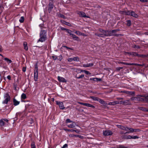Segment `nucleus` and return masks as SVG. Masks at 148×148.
I'll use <instances>...</instances> for the list:
<instances>
[{
    "label": "nucleus",
    "mask_w": 148,
    "mask_h": 148,
    "mask_svg": "<svg viewBox=\"0 0 148 148\" xmlns=\"http://www.w3.org/2000/svg\"><path fill=\"white\" fill-rule=\"evenodd\" d=\"M71 35L72 38L73 40H77L78 39V37L77 36H76L75 35L72 34H71Z\"/></svg>",
    "instance_id": "6ab92c4d"
},
{
    "label": "nucleus",
    "mask_w": 148,
    "mask_h": 148,
    "mask_svg": "<svg viewBox=\"0 0 148 148\" xmlns=\"http://www.w3.org/2000/svg\"><path fill=\"white\" fill-rule=\"evenodd\" d=\"M79 58L77 57L70 58L67 59V61L69 62H71L73 61L78 62L79 61Z\"/></svg>",
    "instance_id": "0eeeda50"
},
{
    "label": "nucleus",
    "mask_w": 148,
    "mask_h": 148,
    "mask_svg": "<svg viewBox=\"0 0 148 148\" xmlns=\"http://www.w3.org/2000/svg\"><path fill=\"white\" fill-rule=\"evenodd\" d=\"M132 55L134 56H138V54L134 52L132 53Z\"/></svg>",
    "instance_id": "a18cd8bd"
},
{
    "label": "nucleus",
    "mask_w": 148,
    "mask_h": 148,
    "mask_svg": "<svg viewBox=\"0 0 148 148\" xmlns=\"http://www.w3.org/2000/svg\"><path fill=\"white\" fill-rule=\"evenodd\" d=\"M84 77V75H82L79 77H77V78L78 79H80L83 77Z\"/></svg>",
    "instance_id": "a19ab883"
},
{
    "label": "nucleus",
    "mask_w": 148,
    "mask_h": 148,
    "mask_svg": "<svg viewBox=\"0 0 148 148\" xmlns=\"http://www.w3.org/2000/svg\"><path fill=\"white\" fill-rule=\"evenodd\" d=\"M66 31L68 32V33L69 34L70 36L71 35V34H72L71 33L72 31L71 30L69 29H66Z\"/></svg>",
    "instance_id": "72a5a7b5"
},
{
    "label": "nucleus",
    "mask_w": 148,
    "mask_h": 148,
    "mask_svg": "<svg viewBox=\"0 0 148 148\" xmlns=\"http://www.w3.org/2000/svg\"><path fill=\"white\" fill-rule=\"evenodd\" d=\"M123 64H124L127 65H136V64H134L133 63H125V62H123Z\"/></svg>",
    "instance_id": "4be33fe9"
},
{
    "label": "nucleus",
    "mask_w": 148,
    "mask_h": 148,
    "mask_svg": "<svg viewBox=\"0 0 148 148\" xmlns=\"http://www.w3.org/2000/svg\"><path fill=\"white\" fill-rule=\"evenodd\" d=\"M79 103L81 104V105H83L84 106V103H82V102H79Z\"/></svg>",
    "instance_id": "6e6d98bb"
},
{
    "label": "nucleus",
    "mask_w": 148,
    "mask_h": 148,
    "mask_svg": "<svg viewBox=\"0 0 148 148\" xmlns=\"http://www.w3.org/2000/svg\"><path fill=\"white\" fill-rule=\"evenodd\" d=\"M94 81H101V78H99L97 77H95L94 79Z\"/></svg>",
    "instance_id": "bb28decb"
},
{
    "label": "nucleus",
    "mask_w": 148,
    "mask_h": 148,
    "mask_svg": "<svg viewBox=\"0 0 148 148\" xmlns=\"http://www.w3.org/2000/svg\"><path fill=\"white\" fill-rule=\"evenodd\" d=\"M128 101V100H126L124 101H119V104H126L127 103V102Z\"/></svg>",
    "instance_id": "b1692460"
},
{
    "label": "nucleus",
    "mask_w": 148,
    "mask_h": 148,
    "mask_svg": "<svg viewBox=\"0 0 148 148\" xmlns=\"http://www.w3.org/2000/svg\"><path fill=\"white\" fill-rule=\"evenodd\" d=\"M67 145L66 144H65L63 146V147L64 148H66L67 147Z\"/></svg>",
    "instance_id": "c03bdc74"
},
{
    "label": "nucleus",
    "mask_w": 148,
    "mask_h": 148,
    "mask_svg": "<svg viewBox=\"0 0 148 148\" xmlns=\"http://www.w3.org/2000/svg\"><path fill=\"white\" fill-rule=\"evenodd\" d=\"M58 79L59 81L60 82H66V79L62 77L59 76H58Z\"/></svg>",
    "instance_id": "9b49d317"
},
{
    "label": "nucleus",
    "mask_w": 148,
    "mask_h": 148,
    "mask_svg": "<svg viewBox=\"0 0 148 148\" xmlns=\"http://www.w3.org/2000/svg\"><path fill=\"white\" fill-rule=\"evenodd\" d=\"M4 121H5L6 122H8V120L6 119H4Z\"/></svg>",
    "instance_id": "052dcab7"
},
{
    "label": "nucleus",
    "mask_w": 148,
    "mask_h": 148,
    "mask_svg": "<svg viewBox=\"0 0 148 148\" xmlns=\"http://www.w3.org/2000/svg\"><path fill=\"white\" fill-rule=\"evenodd\" d=\"M138 138H139L138 137L136 136H132V139H138Z\"/></svg>",
    "instance_id": "79ce46f5"
},
{
    "label": "nucleus",
    "mask_w": 148,
    "mask_h": 148,
    "mask_svg": "<svg viewBox=\"0 0 148 148\" xmlns=\"http://www.w3.org/2000/svg\"><path fill=\"white\" fill-rule=\"evenodd\" d=\"M117 148H128L127 147L122 145H119Z\"/></svg>",
    "instance_id": "c756f323"
},
{
    "label": "nucleus",
    "mask_w": 148,
    "mask_h": 148,
    "mask_svg": "<svg viewBox=\"0 0 148 148\" xmlns=\"http://www.w3.org/2000/svg\"><path fill=\"white\" fill-rule=\"evenodd\" d=\"M17 141H16L14 142V143H16V142H17Z\"/></svg>",
    "instance_id": "774afa93"
},
{
    "label": "nucleus",
    "mask_w": 148,
    "mask_h": 148,
    "mask_svg": "<svg viewBox=\"0 0 148 148\" xmlns=\"http://www.w3.org/2000/svg\"><path fill=\"white\" fill-rule=\"evenodd\" d=\"M117 126L119 128L123 130H125L127 131L129 130L130 131L129 132H127L126 133H125V134H126L127 133H133L134 132H139L140 130L139 129H134L132 128H129L127 127H124L119 125H117Z\"/></svg>",
    "instance_id": "f03ea898"
},
{
    "label": "nucleus",
    "mask_w": 148,
    "mask_h": 148,
    "mask_svg": "<svg viewBox=\"0 0 148 148\" xmlns=\"http://www.w3.org/2000/svg\"><path fill=\"white\" fill-rule=\"evenodd\" d=\"M99 31L102 33L101 34H95V35L98 36L103 37L104 36H109L112 35H115L116 36H119L121 34H115V33L119 31L118 29L112 30L110 31H105L103 29H99Z\"/></svg>",
    "instance_id": "f257e3e1"
},
{
    "label": "nucleus",
    "mask_w": 148,
    "mask_h": 148,
    "mask_svg": "<svg viewBox=\"0 0 148 148\" xmlns=\"http://www.w3.org/2000/svg\"><path fill=\"white\" fill-rule=\"evenodd\" d=\"M132 100H138L139 101H144L148 102V95L147 96H140V97H134Z\"/></svg>",
    "instance_id": "20e7f679"
},
{
    "label": "nucleus",
    "mask_w": 148,
    "mask_h": 148,
    "mask_svg": "<svg viewBox=\"0 0 148 148\" xmlns=\"http://www.w3.org/2000/svg\"><path fill=\"white\" fill-rule=\"evenodd\" d=\"M7 78L9 80H10L11 79V76L10 75H8L7 76Z\"/></svg>",
    "instance_id": "09e8293b"
},
{
    "label": "nucleus",
    "mask_w": 148,
    "mask_h": 148,
    "mask_svg": "<svg viewBox=\"0 0 148 148\" xmlns=\"http://www.w3.org/2000/svg\"><path fill=\"white\" fill-rule=\"evenodd\" d=\"M123 14L127 15H131L135 18H137L138 17V15L137 14L134 12L132 11H127L124 12Z\"/></svg>",
    "instance_id": "39448f33"
},
{
    "label": "nucleus",
    "mask_w": 148,
    "mask_h": 148,
    "mask_svg": "<svg viewBox=\"0 0 148 148\" xmlns=\"http://www.w3.org/2000/svg\"><path fill=\"white\" fill-rule=\"evenodd\" d=\"M56 104L59 106L60 109L63 110L64 109L65 107H64L63 103L62 102L57 101H56Z\"/></svg>",
    "instance_id": "6e6552de"
},
{
    "label": "nucleus",
    "mask_w": 148,
    "mask_h": 148,
    "mask_svg": "<svg viewBox=\"0 0 148 148\" xmlns=\"http://www.w3.org/2000/svg\"><path fill=\"white\" fill-rule=\"evenodd\" d=\"M69 137L71 138L77 137V135H75L73 134H70L69 135Z\"/></svg>",
    "instance_id": "393cba45"
},
{
    "label": "nucleus",
    "mask_w": 148,
    "mask_h": 148,
    "mask_svg": "<svg viewBox=\"0 0 148 148\" xmlns=\"http://www.w3.org/2000/svg\"><path fill=\"white\" fill-rule=\"evenodd\" d=\"M84 106L94 108V106L93 105L88 103H85Z\"/></svg>",
    "instance_id": "412c9836"
},
{
    "label": "nucleus",
    "mask_w": 148,
    "mask_h": 148,
    "mask_svg": "<svg viewBox=\"0 0 148 148\" xmlns=\"http://www.w3.org/2000/svg\"><path fill=\"white\" fill-rule=\"evenodd\" d=\"M4 60L6 61V62H7V63L9 64H10L11 63L12 61L11 60L7 58H4Z\"/></svg>",
    "instance_id": "aec40b11"
},
{
    "label": "nucleus",
    "mask_w": 148,
    "mask_h": 148,
    "mask_svg": "<svg viewBox=\"0 0 148 148\" xmlns=\"http://www.w3.org/2000/svg\"><path fill=\"white\" fill-rule=\"evenodd\" d=\"M81 32L78 31H76L75 32V33L78 35H81Z\"/></svg>",
    "instance_id": "f704fd0d"
},
{
    "label": "nucleus",
    "mask_w": 148,
    "mask_h": 148,
    "mask_svg": "<svg viewBox=\"0 0 148 148\" xmlns=\"http://www.w3.org/2000/svg\"><path fill=\"white\" fill-rule=\"evenodd\" d=\"M77 125L75 122H73L72 123L67 125V126L70 128H74Z\"/></svg>",
    "instance_id": "4468645a"
},
{
    "label": "nucleus",
    "mask_w": 148,
    "mask_h": 148,
    "mask_svg": "<svg viewBox=\"0 0 148 148\" xmlns=\"http://www.w3.org/2000/svg\"><path fill=\"white\" fill-rule=\"evenodd\" d=\"M84 72L87 75H90L91 73L87 71H84Z\"/></svg>",
    "instance_id": "4c0bfd02"
},
{
    "label": "nucleus",
    "mask_w": 148,
    "mask_h": 148,
    "mask_svg": "<svg viewBox=\"0 0 148 148\" xmlns=\"http://www.w3.org/2000/svg\"><path fill=\"white\" fill-rule=\"evenodd\" d=\"M4 124V123L2 120H0V125L3 126Z\"/></svg>",
    "instance_id": "473e14b6"
},
{
    "label": "nucleus",
    "mask_w": 148,
    "mask_h": 148,
    "mask_svg": "<svg viewBox=\"0 0 148 148\" xmlns=\"http://www.w3.org/2000/svg\"><path fill=\"white\" fill-rule=\"evenodd\" d=\"M13 101L14 103V105L15 106H17L19 104L20 102L17 101L16 99H13Z\"/></svg>",
    "instance_id": "f3484780"
},
{
    "label": "nucleus",
    "mask_w": 148,
    "mask_h": 148,
    "mask_svg": "<svg viewBox=\"0 0 148 148\" xmlns=\"http://www.w3.org/2000/svg\"><path fill=\"white\" fill-rule=\"evenodd\" d=\"M21 97L23 99H25L26 98V95L25 94L23 93L21 95Z\"/></svg>",
    "instance_id": "a878e982"
},
{
    "label": "nucleus",
    "mask_w": 148,
    "mask_h": 148,
    "mask_svg": "<svg viewBox=\"0 0 148 148\" xmlns=\"http://www.w3.org/2000/svg\"><path fill=\"white\" fill-rule=\"evenodd\" d=\"M31 147L32 148H36V146L34 143H33L31 145Z\"/></svg>",
    "instance_id": "c9c22d12"
},
{
    "label": "nucleus",
    "mask_w": 148,
    "mask_h": 148,
    "mask_svg": "<svg viewBox=\"0 0 148 148\" xmlns=\"http://www.w3.org/2000/svg\"><path fill=\"white\" fill-rule=\"evenodd\" d=\"M24 20V18L23 16H21L19 20V21L21 23H23Z\"/></svg>",
    "instance_id": "5701e85b"
},
{
    "label": "nucleus",
    "mask_w": 148,
    "mask_h": 148,
    "mask_svg": "<svg viewBox=\"0 0 148 148\" xmlns=\"http://www.w3.org/2000/svg\"><path fill=\"white\" fill-rule=\"evenodd\" d=\"M0 56H2V57H3L2 55L1 54H0Z\"/></svg>",
    "instance_id": "338daca9"
},
{
    "label": "nucleus",
    "mask_w": 148,
    "mask_h": 148,
    "mask_svg": "<svg viewBox=\"0 0 148 148\" xmlns=\"http://www.w3.org/2000/svg\"><path fill=\"white\" fill-rule=\"evenodd\" d=\"M53 8V5L51 3H50L49 4V9L48 10L49 11V12H50L51 11V10Z\"/></svg>",
    "instance_id": "dca6fc26"
},
{
    "label": "nucleus",
    "mask_w": 148,
    "mask_h": 148,
    "mask_svg": "<svg viewBox=\"0 0 148 148\" xmlns=\"http://www.w3.org/2000/svg\"><path fill=\"white\" fill-rule=\"evenodd\" d=\"M66 123H72L73 122L72 121H71L70 119H68L66 120Z\"/></svg>",
    "instance_id": "2f4dec72"
},
{
    "label": "nucleus",
    "mask_w": 148,
    "mask_h": 148,
    "mask_svg": "<svg viewBox=\"0 0 148 148\" xmlns=\"http://www.w3.org/2000/svg\"><path fill=\"white\" fill-rule=\"evenodd\" d=\"M127 25L128 26H130L131 25V22L130 20L127 21Z\"/></svg>",
    "instance_id": "cd10ccee"
},
{
    "label": "nucleus",
    "mask_w": 148,
    "mask_h": 148,
    "mask_svg": "<svg viewBox=\"0 0 148 148\" xmlns=\"http://www.w3.org/2000/svg\"><path fill=\"white\" fill-rule=\"evenodd\" d=\"M99 102L103 104L104 103V101L101 99H100L99 101Z\"/></svg>",
    "instance_id": "49530a36"
},
{
    "label": "nucleus",
    "mask_w": 148,
    "mask_h": 148,
    "mask_svg": "<svg viewBox=\"0 0 148 148\" xmlns=\"http://www.w3.org/2000/svg\"><path fill=\"white\" fill-rule=\"evenodd\" d=\"M4 100L3 101L2 103L4 104H7L9 101L10 100V97L8 93H6L4 95Z\"/></svg>",
    "instance_id": "423d86ee"
},
{
    "label": "nucleus",
    "mask_w": 148,
    "mask_h": 148,
    "mask_svg": "<svg viewBox=\"0 0 148 148\" xmlns=\"http://www.w3.org/2000/svg\"><path fill=\"white\" fill-rule=\"evenodd\" d=\"M93 65V64L92 63L88 64V67H90Z\"/></svg>",
    "instance_id": "ea45409f"
},
{
    "label": "nucleus",
    "mask_w": 148,
    "mask_h": 148,
    "mask_svg": "<svg viewBox=\"0 0 148 148\" xmlns=\"http://www.w3.org/2000/svg\"><path fill=\"white\" fill-rule=\"evenodd\" d=\"M90 97L94 100L95 101H98V98L92 96Z\"/></svg>",
    "instance_id": "c85d7f7f"
},
{
    "label": "nucleus",
    "mask_w": 148,
    "mask_h": 148,
    "mask_svg": "<svg viewBox=\"0 0 148 148\" xmlns=\"http://www.w3.org/2000/svg\"><path fill=\"white\" fill-rule=\"evenodd\" d=\"M122 68H122V67H119V68H117V70L118 71H119L120 70V69H122Z\"/></svg>",
    "instance_id": "864d4df0"
},
{
    "label": "nucleus",
    "mask_w": 148,
    "mask_h": 148,
    "mask_svg": "<svg viewBox=\"0 0 148 148\" xmlns=\"http://www.w3.org/2000/svg\"><path fill=\"white\" fill-rule=\"evenodd\" d=\"M2 50L1 48V46H0V51H1Z\"/></svg>",
    "instance_id": "e2e57ef3"
},
{
    "label": "nucleus",
    "mask_w": 148,
    "mask_h": 148,
    "mask_svg": "<svg viewBox=\"0 0 148 148\" xmlns=\"http://www.w3.org/2000/svg\"><path fill=\"white\" fill-rule=\"evenodd\" d=\"M86 70H81V72H84V71H85Z\"/></svg>",
    "instance_id": "680f3d73"
},
{
    "label": "nucleus",
    "mask_w": 148,
    "mask_h": 148,
    "mask_svg": "<svg viewBox=\"0 0 148 148\" xmlns=\"http://www.w3.org/2000/svg\"><path fill=\"white\" fill-rule=\"evenodd\" d=\"M81 35L86 36V35L83 33H81Z\"/></svg>",
    "instance_id": "bf43d9fd"
},
{
    "label": "nucleus",
    "mask_w": 148,
    "mask_h": 148,
    "mask_svg": "<svg viewBox=\"0 0 148 148\" xmlns=\"http://www.w3.org/2000/svg\"><path fill=\"white\" fill-rule=\"evenodd\" d=\"M78 137L81 138H83V136L79 135H77V137Z\"/></svg>",
    "instance_id": "8fccbe9b"
},
{
    "label": "nucleus",
    "mask_w": 148,
    "mask_h": 148,
    "mask_svg": "<svg viewBox=\"0 0 148 148\" xmlns=\"http://www.w3.org/2000/svg\"><path fill=\"white\" fill-rule=\"evenodd\" d=\"M120 102L119 101H115L110 102L108 104L110 105H114L116 104H119Z\"/></svg>",
    "instance_id": "2eb2a0df"
},
{
    "label": "nucleus",
    "mask_w": 148,
    "mask_h": 148,
    "mask_svg": "<svg viewBox=\"0 0 148 148\" xmlns=\"http://www.w3.org/2000/svg\"><path fill=\"white\" fill-rule=\"evenodd\" d=\"M64 47H65V48H66L67 49H71V50H72V49L71 48H70L69 47H67L66 46H64Z\"/></svg>",
    "instance_id": "5fc2aeb1"
},
{
    "label": "nucleus",
    "mask_w": 148,
    "mask_h": 148,
    "mask_svg": "<svg viewBox=\"0 0 148 148\" xmlns=\"http://www.w3.org/2000/svg\"><path fill=\"white\" fill-rule=\"evenodd\" d=\"M23 46L24 49L26 50H28V47L27 46V44L26 42H24L23 43Z\"/></svg>",
    "instance_id": "a211bd4d"
},
{
    "label": "nucleus",
    "mask_w": 148,
    "mask_h": 148,
    "mask_svg": "<svg viewBox=\"0 0 148 148\" xmlns=\"http://www.w3.org/2000/svg\"><path fill=\"white\" fill-rule=\"evenodd\" d=\"M132 136H131V135H128L127 136L126 138H125L127 139H132Z\"/></svg>",
    "instance_id": "58836bf2"
},
{
    "label": "nucleus",
    "mask_w": 148,
    "mask_h": 148,
    "mask_svg": "<svg viewBox=\"0 0 148 148\" xmlns=\"http://www.w3.org/2000/svg\"><path fill=\"white\" fill-rule=\"evenodd\" d=\"M46 32L45 30H42L40 33V38L38 41L42 42L45 41L46 38Z\"/></svg>",
    "instance_id": "7ed1b4c3"
},
{
    "label": "nucleus",
    "mask_w": 148,
    "mask_h": 148,
    "mask_svg": "<svg viewBox=\"0 0 148 148\" xmlns=\"http://www.w3.org/2000/svg\"><path fill=\"white\" fill-rule=\"evenodd\" d=\"M63 23L69 26H70L71 25L70 23L66 21H64Z\"/></svg>",
    "instance_id": "7c9ffc66"
},
{
    "label": "nucleus",
    "mask_w": 148,
    "mask_h": 148,
    "mask_svg": "<svg viewBox=\"0 0 148 148\" xmlns=\"http://www.w3.org/2000/svg\"><path fill=\"white\" fill-rule=\"evenodd\" d=\"M64 130L66 131H67L69 132H75L77 133H79L80 132V131L79 130H73V129H64Z\"/></svg>",
    "instance_id": "ddd939ff"
},
{
    "label": "nucleus",
    "mask_w": 148,
    "mask_h": 148,
    "mask_svg": "<svg viewBox=\"0 0 148 148\" xmlns=\"http://www.w3.org/2000/svg\"><path fill=\"white\" fill-rule=\"evenodd\" d=\"M52 58L54 60H57V56H55V55L53 56H52Z\"/></svg>",
    "instance_id": "e433bc0d"
},
{
    "label": "nucleus",
    "mask_w": 148,
    "mask_h": 148,
    "mask_svg": "<svg viewBox=\"0 0 148 148\" xmlns=\"http://www.w3.org/2000/svg\"><path fill=\"white\" fill-rule=\"evenodd\" d=\"M88 64H83V66L84 67H88Z\"/></svg>",
    "instance_id": "37998d69"
},
{
    "label": "nucleus",
    "mask_w": 148,
    "mask_h": 148,
    "mask_svg": "<svg viewBox=\"0 0 148 148\" xmlns=\"http://www.w3.org/2000/svg\"><path fill=\"white\" fill-rule=\"evenodd\" d=\"M78 14L81 17L89 18V17L86 16L85 13L83 12H78Z\"/></svg>",
    "instance_id": "f8f14e48"
},
{
    "label": "nucleus",
    "mask_w": 148,
    "mask_h": 148,
    "mask_svg": "<svg viewBox=\"0 0 148 148\" xmlns=\"http://www.w3.org/2000/svg\"><path fill=\"white\" fill-rule=\"evenodd\" d=\"M60 16L62 18H65V16L63 14H60Z\"/></svg>",
    "instance_id": "de8ad7c7"
},
{
    "label": "nucleus",
    "mask_w": 148,
    "mask_h": 148,
    "mask_svg": "<svg viewBox=\"0 0 148 148\" xmlns=\"http://www.w3.org/2000/svg\"><path fill=\"white\" fill-rule=\"evenodd\" d=\"M123 62H120V63H121V64H123Z\"/></svg>",
    "instance_id": "69168bd1"
},
{
    "label": "nucleus",
    "mask_w": 148,
    "mask_h": 148,
    "mask_svg": "<svg viewBox=\"0 0 148 148\" xmlns=\"http://www.w3.org/2000/svg\"><path fill=\"white\" fill-rule=\"evenodd\" d=\"M134 48H140V47L138 46H137L136 45H135L134 46Z\"/></svg>",
    "instance_id": "603ef678"
},
{
    "label": "nucleus",
    "mask_w": 148,
    "mask_h": 148,
    "mask_svg": "<svg viewBox=\"0 0 148 148\" xmlns=\"http://www.w3.org/2000/svg\"><path fill=\"white\" fill-rule=\"evenodd\" d=\"M2 11L1 10H0V14L1 12Z\"/></svg>",
    "instance_id": "0e129e2a"
},
{
    "label": "nucleus",
    "mask_w": 148,
    "mask_h": 148,
    "mask_svg": "<svg viewBox=\"0 0 148 148\" xmlns=\"http://www.w3.org/2000/svg\"><path fill=\"white\" fill-rule=\"evenodd\" d=\"M148 0H140V1L142 2H146Z\"/></svg>",
    "instance_id": "3c124183"
},
{
    "label": "nucleus",
    "mask_w": 148,
    "mask_h": 148,
    "mask_svg": "<svg viewBox=\"0 0 148 148\" xmlns=\"http://www.w3.org/2000/svg\"><path fill=\"white\" fill-rule=\"evenodd\" d=\"M61 29L63 30H66V29H66V28H65L63 27H62L61 28Z\"/></svg>",
    "instance_id": "4d7b16f0"
},
{
    "label": "nucleus",
    "mask_w": 148,
    "mask_h": 148,
    "mask_svg": "<svg viewBox=\"0 0 148 148\" xmlns=\"http://www.w3.org/2000/svg\"><path fill=\"white\" fill-rule=\"evenodd\" d=\"M94 78H90V80H93L94 81Z\"/></svg>",
    "instance_id": "13d9d810"
},
{
    "label": "nucleus",
    "mask_w": 148,
    "mask_h": 148,
    "mask_svg": "<svg viewBox=\"0 0 148 148\" xmlns=\"http://www.w3.org/2000/svg\"><path fill=\"white\" fill-rule=\"evenodd\" d=\"M103 134L105 136H108L112 134L111 131L110 130H105L103 131Z\"/></svg>",
    "instance_id": "1a4fd4ad"
},
{
    "label": "nucleus",
    "mask_w": 148,
    "mask_h": 148,
    "mask_svg": "<svg viewBox=\"0 0 148 148\" xmlns=\"http://www.w3.org/2000/svg\"><path fill=\"white\" fill-rule=\"evenodd\" d=\"M38 71L37 68V69L36 70H35L34 71V80L35 81H37L38 79Z\"/></svg>",
    "instance_id": "9d476101"
}]
</instances>
